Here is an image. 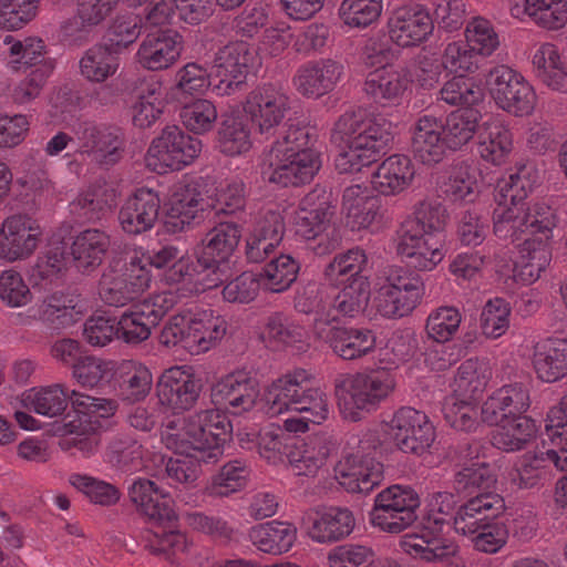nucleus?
<instances>
[{
	"label": "nucleus",
	"instance_id": "nucleus-50",
	"mask_svg": "<svg viewBox=\"0 0 567 567\" xmlns=\"http://www.w3.org/2000/svg\"><path fill=\"white\" fill-rule=\"evenodd\" d=\"M110 247V236L97 228L79 233L72 241L71 255L75 267L82 272H91L103 261Z\"/></svg>",
	"mask_w": 567,
	"mask_h": 567
},
{
	"label": "nucleus",
	"instance_id": "nucleus-5",
	"mask_svg": "<svg viewBox=\"0 0 567 567\" xmlns=\"http://www.w3.org/2000/svg\"><path fill=\"white\" fill-rule=\"evenodd\" d=\"M231 424L219 409L200 411L189 416L176 415L161 429V443L181 455H192L204 464L217 463L230 440Z\"/></svg>",
	"mask_w": 567,
	"mask_h": 567
},
{
	"label": "nucleus",
	"instance_id": "nucleus-35",
	"mask_svg": "<svg viewBox=\"0 0 567 567\" xmlns=\"http://www.w3.org/2000/svg\"><path fill=\"white\" fill-rule=\"evenodd\" d=\"M127 495L137 513L152 523L163 524L176 518L169 492L148 478H134L127 487Z\"/></svg>",
	"mask_w": 567,
	"mask_h": 567
},
{
	"label": "nucleus",
	"instance_id": "nucleus-32",
	"mask_svg": "<svg viewBox=\"0 0 567 567\" xmlns=\"http://www.w3.org/2000/svg\"><path fill=\"white\" fill-rule=\"evenodd\" d=\"M343 72V64L333 59L308 61L297 69L292 84L303 97L317 100L337 87Z\"/></svg>",
	"mask_w": 567,
	"mask_h": 567
},
{
	"label": "nucleus",
	"instance_id": "nucleus-56",
	"mask_svg": "<svg viewBox=\"0 0 567 567\" xmlns=\"http://www.w3.org/2000/svg\"><path fill=\"white\" fill-rule=\"evenodd\" d=\"M120 66L117 51L110 45L95 44L79 61L80 74L89 82L102 83L113 76Z\"/></svg>",
	"mask_w": 567,
	"mask_h": 567
},
{
	"label": "nucleus",
	"instance_id": "nucleus-21",
	"mask_svg": "<svg viewBox=\"0 0 567 567\" xmlns=\"http://www.w3.org/2000/svg\"><path fill=\"white\" fill-rule=\"evenodd\" d=\"M257 52L244 41L230 42L221 48L212 66L213 92L229 95L245 83L249 68L256 61Z\"/></svg>",
	"mask_w": 567,
	"mask_h": 567
},
{
	"label": "nucleus",
	"instance_id": "nucleus-26",
	"mask_svg": "<svg viewBox=\"0 0 567 567\" xmlns=\"http://www.w3.org/2000/svg\"><path fill=\"white\" fill-rule=\"evenodd\" d=\"M543 446L525 454L511 474L518 488H533L547 477L551 468L567 471V447L553 445L543 434Z\"/></svg>",
	"mask_w": 567,
	"mask_h": 567
},
{
	"label": "nucleus",
	"instance_id": "nucleus-42",
	"mask_svg": "<svg viewBox=\"0 0 567 567\" xmlns=\"http://www.w3.org/2000/svg\"><path fill=\"white\" fill-rule=\"evenodd\" d=\"M535 76L548 89L567 93V55L549 42L537 45L532 54Z\"/></svg>",
	"mask_w": 567,
	"mask_h": 567
},
{
	"label": "nucleus",
	"instance_id": "nucleus-46",
	"mask_svg": "<svg viewBox=\"0 0 567 567\" xmlns=\"http://www.w3.org/2000/svg\"><path fill=\"white\" fill-rule=\"evenodd\" d=\"M109 14L107 2L76 0V16L61 24L60 37L70 44H80L89 39L92 28L104 21Z\"/></svg>",
	"mask_w": 567,
	"mask_h": 567
},
{
	"label": "nucleus",
	"instance_id": "nucleus-22",
	"mask_svg": "<svg viewBox=\"0 0 567 567\" xmlns=\"http://www.w3.org/2000/svg\"><path fill=\"white\" fill-rule=\"evenodd\" d=\"M290 110V97L279 84L268 83L254 89L244 102V112L260 134H272Z\"/></svg>",
	"mask_w": 567,
	"mask_h": 567
},
{
	"label": "nucleus",
	"instance_id": "nucleus-60",
	"mask_svg": "<svg viewBox=\"0 0 567 567\" xmlns=\"http://www.w3.org/2000/svg\"><path fill=\"white\" fill-rule=\"evenodd\" d=\"M300 264L289 254H280L264 266L258 274L262 288L270 292H284L296 281Z\"/></svg>",
	"mask_w": 567,
	"mask_h": 567
},
{
	"label": "nucleus",
	"instance_id": "nucleus-7",
	"mask_svg": "<svg viewBox=\"0 0 567 567\" xmlns=\"http://www.w3.org/2000/svg\"><path fill=\"white\" fill-rule=\"evenodd\" d=\"M395 379L385 368L341 374L334 380V394L341 415L351 422L375 411L393 392Z\"/></svg>",
	"mask_w": 567,
	"mask_h": 567
},
{
	"label": "nucleus",
	"instance_id": "nucleus-9",
	"mask_svg": "<svg viewBox=\"0 0 567 567\" xmlns=\"http://www.w3.org/2000/svg\"><path fill=\"white\" fill-rule=\"evenodd\" d=\"M492 372L488 363L477 358L465 360L457 369L453 393L443 402L445 421L460 431H472L477 425V401L483 394Z\"/></svg>",
	"mask_w": 567,
	"mask_h": 567
},
{
	"label": "nucleus",
	"instance_id": "nucleus-36",
	"mask_svg": "<svg viewBox=\"0 0 567 567\" xmlns=\"http://www.w3.org/2000/svg\"><path fill=\"white\" fill-rule=\"evenodd\" d=\"M161 208L158 193L148 187L137 188L122 204L118 212V223L127 235H141L151 230Z\"/></svg>",
	"mask_w": 567,
	"mask_h": 567
},
{
	"label": "nucleus",
	"instance_id": "nucleus-19",
	"mask_svg": "<svg viewBox=\"0 0 567 567\" xmlns=\"http://www.w3.org/2000/svg\"><path fill=\"white\" fill-rule=\"evenodd\" d=\"M395 446L403 453L422 455L435 441V427L429 416L414 408L402 406L384 425Z\"/></svg>",
	"mask_w": 567,
	"mask_h": 567
},
{
	"label": "nucleus",
	"instance_id": "nucleus-43",
	"mask_svg": "<svg viewBox=\"0 0 567 567\" xmlns=\"http://www.w3.org/2000/svg\"><path fill=\"white\" fill-rule=\"evenodd\" d=\"M415 175L411 158L403 154L386 157L371 176V185L378 193L391 196L405 190Z\"/></svg>",
	"mask_w": 567,
	"mask_h": 567
},
{
	"label": "nucleus",
	"instance_id": "nucleus-55",
	"mask_svg": "<svg viewBox=\"0 0 567 567\" xmlns=\"http://www.w3.org/2000/svg\"><path fill=\"white\" fill-rule=\"evenodd\" d=\"M368 257L361 248H352L334 256L324 269V279L331 286L355 284V280L368 279L365 274Z\"/></svg>",
	"mask_w": 567,
	"mask_h": 567
},
{
	"label": "nucleus",
	"instance_id": "nucleus-28",
	"mask_svg": "<svg viewBox=\"0 0 567 567\" xmlns=\"http://www.w3.org/2000/svg\"><path fill=\"white\" fill-rule=\"evenodd\" d=\"M384 213L382 199L369 187L354 184L344 188L341 214L351 230L379 229L383 225Z\"/></svg>",
	"mask_w": 567,
	"mask_h": 567
},
{
	"label": "nucleus",
	"instance_id": "nucleus-25",
	"mask_svg": "<svg viewBox=\"0 0 567 567\" xmlns=\"http://www.w3.org/2000/svg\"><path fill=\"white\" fill-rule=\"evenodd\" d=\"M202 389V379L188 365H175L166 369L156 385L159 403L175 412L192 409L196 404Z\"/></svg>",
	"mask_w": 567,
	"mask_h": 567
},
{
	"label": "nucleus",
	"instance_id": "nucleus-51",
	"mask_svg": "<svg viewBox=\"0 0 567 567\" xmlns=\"http://www.w3.org/2000/svg\"><path fill=\"white\" fill-rule=\"evenodd\" d=\"M478 152L487 162L501 165L513 148V136L498 116H491L478 133Z\"/></svg>",
	"mask_w": 567,
	"mask_h": 567
},
{
	"label": "nucleus",
	"instance_id": "nucleus-48",
	"mask_svg": "<svg viewBox=\"0 0 567 567\" xmlns=\"http://www.w3.org/2000/svg\"><path fill=\"white\" fill-rule=\"evenodd\" d=\"M355 526L353 513L344 507H330L317 513L308 530L309 537L319 544L339 542L348 537Z\"/></svg>",
	"mask_w": 567,
	"mask_h": 567
},
{
	"label": "nucleus",
	"instance_id": "nucleus-47",
	"mask_svg": "<svg viewBox=\"0 0 567 567\" xmlns=\"http://www.w3.org/2000/svg\"><path fill=\"white\" fill-rule=\"evenodd\" d=\"M297 534L295 524L274 519L252 526L248 537L258 550L270 555H282L292 548Z\"/></svg>",
	"mask_w": 567,
	"mask_h": 567
},
{
	"label": "nucleus",
	"instance_id": "nucleus-34",
	"mask_svg": "<svg viewBox=\"0 0 567 567\" xmlns=\"http://www.w3.org/2000/svg\"><path fill=\"white\" fill-rule=\"evenodd\" d=\"M259 395L256 378L249 372L235 371L212 388V400L231 414H241L252 409Z\"/></svg>",
	"mask_w": 567,
	"mask_h": 567
},
{
	"label": "nucleus",
	"instance_id": "nucleus-49",
	"mask_svg": "<svg viewBox=\"0 0 567 567\" xmlns=\"http://www.w3.org/2000/svg\"><path fill=\"white\" fill-rule=\"evenodd\" d=\"M533 367L545 382H555L567 375V339L549 338L536 343Z\"/></svg>",
	"mask_w": 567,
	"mask_h": 567
},
{
	"label": "nucleus",
	"instance_id": "nucleus-4",
	"mask_svg": "<svg viewBox=\"0 0 567 567\" xmlns=\"http://www.w3.org/2000/svg\"><path fill=\"white\" fill-rule=\"evenodd\" d=\"M316 141L317 130L306 118H288L280 138L262 156V178L284 187L309 183L321 166Z\"/></svg>",
	"mask_w": 567,
	"mask_h": 567
},
{
	"label": "nucleus",
	"instance_id": "nucleus-39",
	"mask_svg": "<svg viewBox=\"0 0 567 567\" xmlns=\"http://www.w3.org/2000/svg\"><path fill=\"white\" fill-rule=\"evenodd\" d=\"M530 405L529 390L523 383L504 385L494 391L481 408V419L488 425L525 415Z\"/></svg>",
	"mask_w": 567,
	"mask_h": 567
},
{
	"label": "nucleus",
	"instance_id": "nucleus-14",
	"mask_svg": "<svg viewBox=\"0 0 567 567\" xmlns=\"http://www.w3.org/2000/svg\"><path fill=\"white\" fill-rule=\"evenodd\" d=\"M202 152V142L177 125L165 126L153 138L145 155L146 166L157 173L181 171L190 165Z\"/></svg>",
	"mask_w": 567,
	"mask_h": 567
},
{
	"label": "nucleus",
	"instance_id": "nucleus-53",
	"mask_svg": "<svg viewBox=\"0 0 567 567\" xmlns=\"http://www.w3.org/2000/svg\"><path fill=\"white\" fill-rule=\"evenodd\" d=\"M76 391H69L62 384H52L41 388H32L22 395V403L25 408L48 417L62 415Z\"/></svg>",
	"mask_w": 567,
	"mask_h": 567
},
{
	"label": "nucleus",
	"instance_id": "nucleus-13",
	"mask_svg": "<svg viewBox=\"0 0 567 567\" xmlns=\"http://www.w3.org/2000/svg\"><path fill=\"white\" fill-rule=\"evenodd\" d=\"M72 409L76 419L65 424L70 436L62 440L61 446L66 450L75 449L83 456L89 457L96 451L100 442L96 432L100 419L111 416L116 405L111 400L75 393Z\"/></svg>",
	"mask_w": 567,
	"mask_h": 567
},
{
	"label": "nucleus",
	"instance_id": "nucleus-64",
	"mask_svg": "<svg viewBox=\"0 0 567 567\" xmlns=\"http://www.w3.org/2000/svg\"><path fill=\"white\" fill-rule=\"evenodd\" d=\"M329 454L326 441L312 437L290 452L288 460L296 475L312 476L324 465Z\"/></svg>",
	"mask_w": 567,
	"mask_h": 567
},
{
	"label": "nucleus",
	"instance_id": "nucleus-24",
	"mask_svg": "<svg viewBox=\"0 0 567 567\" xmlns=\"http://www.w3.org/2000/svg\"><path fill=\"white\" fill-rule=\"evenodd\" d=\"M396 252L409 268L432 271L445 258L446 236L399 230Z\"/></svg>",
	"mask_w": 567,
	"mask_h": 567
},
{
	"label": "nucleus",
	"instance_id": "nucleus-62",
	"mask_svg": "<svg viewBox=\"0 0 567 567\" xmlns=\"http://www.w3.org/2000/svg\"><path fill=\"white\" fill-rule=\"evenodd\" d=\"M251 145L247 120L241 115L227 116L218 131V150L225 155L238 156L248 152Z\"/></svg>",
	"mask_w": 567,
	"mask_h": 567
},
{
	"label": "nucleus",
	"instance_id": "nucleus-16",
	"mask_svg": "<svg viewBox=\"0 0 567 567\" xmlns=\"http://www.w3.org/2000/svg\"><path fill=\"white\" fill-rule=\"evenodd\" d=\"M419 507V494L411 486L394 484L375 496L371 523L382 532L400 534L414 524Z\"/></svg>",
	"mask_w": 567,
	"mask_h": 567
},
{
	"label": "nucleus",
	"instance_id": "nucleus-59",
	"mask_svg": "<svg viewBox=\"0 0 567 567\" xmlns=\"http://www.w3.org/2000/svg\"><path fill=\"white\" fill-rule=\"evenodd\" d=\"M3 43L8 49V68L13 72L35 69L43 61H54L45 58V45L41 39L28 37L23 40H17L12 35H7Z\"/></svg>",
	"mask_w": 567,
	"mask_h": 567
},
{
	"label": "nucleus",
	"instance_id": "nucleus-12",
	"mask_svg": "<svg viewBox=\"0 0 567 567\" xmlns=\"http://www.w3.org/2000/svg\"><path fill=\"white\" fill-rule=\"evenodd\" d=\"M333 210L327 198L309 193L293 210L296 233L309 241V248L318 256L330 254L341 243L340 228L332 223Z\"/></svg>",
	"mask_w": 567,
	"mask_h": 567
},
{
	"label": "nucleus",
	"instance_id": "nucleus-15",
	"mask_svg": "<svg viewBox=\"0 0 567 567\" xmlns=\"http://www.w3.org/2000/svg\"><path fill=\"white\" fill-rule=\"evenodd\" d=\"M143 259L147 260V268L157 269L168 268L164 274L166 282H184L189 285L190 292H204L205 290L216 288L219 280L207 266H203V259L192 260L184 257L182 250L174 245H166L153 252H144Z\"/></svg>",
	"mask_w": 567,
	"mask_h": 567
},
{
	"label": "nucleus",
	"instance_id": "nucleus-11",
	"mask_svg": "<svg viewBox=\"0 0 567 567\" xmlns=\"http://www.w3.org/2000/svg\"><path fill=\"white\" fill-rule=\"evenodd\" d=\"M379 280L373 302L383 318L398 319L410 315L424 295L422 278L406 267H389Z\"/></svg>",
	"mask_w": 567,
	"mask_h": 567
},
{
	"label": "nucleus",
	"instance_id": "nucleus-30",
	"mask_svg": "<svg viewBox=\"0 0 567 567\" xmlns=\"http://www.w3.org/2000/svg\"><path fill=\"white\" fill-rule=\"evenodd\" d=\"M151 447L147 442L138 443L130 434H116L109 442L104 457L123 472L152 471L163 465L164 455Z\"/></svg>",
	"mask_w": 567,
	"mask_h": 567
},
{
	"label": "nucleus",
	"instance_id": "nucleus-10",
	"mask_svg": "<svg viewBox=\"0 0 567 567\" xmlns=\"http://www.w3.org/2000/svg\"><path fill=\"white\" fill-rule=\"evenodd\" d=\"M348 452L334 472L339 484L349 493L368 494L383 480V464L371 456L382 445L377 429L363 431L348 441Z\"/></svg>",
	"mask_w": 567,
	"mask_h": 567
},
{
	"label": "nucleus",
	"instance_id": "nucleus-2",
	"mask_svg": "<svg viewBox=\"0 0 567 567\" xmlns=\"http://www.w3.org/2000/svg\"><path fill=\"white\" fill-rule=\"evenodd\" d=\"M261 401L270 416L296 413L284 421V429L290 433H306L310 424L319 425L328 420L331 411L327 392L302 368L288 371L268 384Z\"/></svg>",
	"mask_w": 567,
	"mask_h": 567
},
{
	"label": "nucleus",
	"instance_id": "nucleus-29",
	"mask_svg": "<svg viewBox=\"0 0 567 567\" xmlns=\"http://www.w3.org/2000/svg\"><path fill=\"white\" fill-rule=\"evenodd\" d=\"M240 236V228L234 221H220L206 234L203 251L196 259H203V266L215 270V277L219 279L216 287L231 276L229 257L237 247Z\"/></svg>",
	"mask_w": 567,
	"mask_h": 567
},
{
	"label": "nucleus",
	"instance_id": "nucleus-3",
	"mask_svg": "<svg viewBox=\"0 0 567 567\" xmlns=\"http://www.w3.org/2000/svg\"><path fill=\"white\" fill-rule=\"evenodd\" d=\"M394 137L393 124L364 109L344 112L336 121L331 141L341 152L334 159L340 174L358 173L386 152Z\"/></svg>",
	"mask_w": 567,
	"mask_h": 567
},
{
	"label": "nucleus",
	"instance_id": "nucleus-27",
	"mask_svg": "<svg viewBox=\"0 0 567 567\" xmlns=\"http://www.w3.org/2000/svg\"><path fill=\"white\" fill-rule=\"evenodd\" d=\"M204 181H183L172 188L167 202V217L165 226L168 231H183L193 220L203 218L210 208L208 197L200 192Z\"/></svg>",
	"mask_w": 567,
	"mask_h": 567
},
{
	"label": "nucleus",
	"instance_id": "nucleus-20",
	"mask_svg": "<svg viewBox=\"0 0 567 567\" xmlns=\"http://www.w3.org/2000/svg\"><path fill=\"white\" fill-rule=\"evenodd\" d=\"M43 241L39 220L27 213H14L0 224V259L13 264L29 259Z\"/></svg>",
	"mask_w": 567,
	"mask_h": 567
},
{
	"label": "nucleus",
	"instance_id": "nucleus-18",
	"mask_svg": "<svg viewBox=\"0 0 567 567\" xmlns=\"http://www.w3.org/2000/svg\"><path fill=\"white\" fill-rule=\"evenodd\" d=\"M486 85L497 106L507 113L524 116L535 109L537 96L533 85L512 68L498 65L492 69Z\"/></svg>",
	"mask_w": 567,
	"mask_h": 567
},
{
	"label": "nucleus",
	"instance_id": "nucleus-23",
	"mask_svg": "<svg viewBox=\"0 0 567 567\" xmlns=\"http://www.w3.org/2000/svg\"><path fill=\"white\" fill-rule=\"evenodd\" d=\"M285 231V217L279 209L261 210L245 235L246 259L260 264L272 257L282 243Z\"/></svg>",
	"mask_w": 567,
	"mask_h": 567
},
{
	"label": "nucleus",
	"instance_id": "nucleus-37",
	"mask_svg": "<svg viewBox=\"0 0 567 567\" xmlns=\"http://www.w3.org/2000/svg\"><path fill=\"white\" fill-rule=\"evenodd\" d=\"M316 336L343 360H355L369 354L374 350L377 341L375 333L368 328L326 327L322 320L316 323Z\"/></svg>",
	"mask_w": 567,
	"mask_h": 567
},
{
	"label": "nucleus",
	"instance_id": "nucleus-17",
	"mask_svg": "<svg viewBox=\"0 0 567 567\" xmlns=\"http://www.w3.org/2000/svg\"><path fill=\"white\" fill-rule=\"evenodd\" d=\"M72 133L78 143L76 153L101 167L114 166L124 155L126 141L120 127L85 120L72 126Z\"/></svg>",
	"mask_w": 567,
	"mask_h": 567
},
{
	"label": "nucleus",
	"instance_id": "nucleus-45",
	"mask_svg": "<svg viewBox=\"0 0 567 567\" xmlns=\"http://www.w3.org/2000/svg\"><path fill=\"white\" fill-rule=\"evenodd\" d=\"M89 301L78 295L53 293L39 308L40 319L52 329H65L89 311Z\"/></svg>",
	"mask_w": 567,
	"mask_h": 567
},
{
	"label": "nucleus",
	"instance_id": "nucleus-31",
	"mask_svg": "<svg viewBox=\"0 0 567 567\" xmlns=\"http://www.w3.org/2000/svg\"><path fill=\"white\" fill-rule=\"evenodd\" d=\"M184 50L183 35L173 29L147 33L135 54L140 66L147 71H163L173 66Z\"/></svg>",
	"mask_w": 567,
	"mask_h": 567
},
{
	"label": "nucleus",
	"instance_id": "nucleus-33",
	"mask_svg": "<svg viewBox=\"0 0 567 567\" xmlns=\"http://www.w3.org/2000/svg\"><path fill=\"white\" fill-rule=\"evenodd\" d=\"M389 37L402 48L414 47L429 39L434 21L427 9L420 4L398 8L388 21Z\"/></svg>",
	"mask_w": 567,
	"mask_h": 567
},
{
	"label": "nucleus",
	"instance_id": "nucleus-57",
	"mask_svg": "<svg viewBox=\"0 0 567 567\" xmlns=\"http://www.w3.org/2000/svg\"><path fill=\"white\" fill-rule=\"evenodd\" d=\"M481 113L476 107H463L451 112L443 120V137L447 150L457 151L474 136Z\"/></svg>",
	"mask_w": 567,
	"mask_h": 567
},
{
	"label": "nucleus",
	"instance_id": "nucleus-38",
	"mask_svg": "<svg viewBox=\"0 0 567 567\" xmlns=\"http://www.w3.org/2000/svg\"><path fill=\"white\" fill-rule=\"evenodd\" d=\"M530 405L529 390L523 383L504 385L494 391L481 408V419L488 425L525 415Z\"/></svg>",
	"mask_w": 567,
	"mask_h": 567
},
{
	"label": "nucleus",
	"instance_id": "nucleus-44",
	"mask_svg": "<svg viewBox=\"0 0 567 567\" xmlns=\"http://www.w3.org/2000/svg\"><path fill=\"white\" fill-rule=\"evenodd\" d=\"M504 506L503 498L494 493H482L472 497L455 513L452 522L457 534L467 538L481 527L492 515H497Z\"/></svg>",
	"mask_w": 567,
	"mask_h": 567
},
{
	"label": "nucleus",
	"instance_id": "nucleus-52",
	"mask_svg": "<svg viewBox=\"0 0 567 567\" xmlns=\"http://www.w3.org/2000/svg\"><path fill=\"white\" fill-rule=\"evenodd\" d=\"M337 293H329V308L327 310L328 324L337 321L340 316L354 318L367 307L370 298V281L357 279L355 284L343 285Z\"/></svg>",
	"mask_w": 567,
	"mask_h": 567
},
{
	"label": "nucleus",
	"instance_id": "nucleus-63",
	"mask_svg": "<svg viewBox=\"0 0 567 567\" xmlns=\"http://www.w3.org/2000/svg\"><path fill=\"white\" fill-rule=\"evenodd\" d=\"M441 188L453 203H473L480 193L476 168L464 163L455 165Z\"/></svg>",
	"mask_w": 567,
	"mask_h": 567
},
{
	"label": "nucleus",
	"instance_id": "nucleus-6",
	"mask_svg": "<svg viewBox=\"0 0 567 567\" xmlns=\"http://www.w3.org/2000/svg\"><path fill=\"white\" fill-rule=\"evenodd\" d=\"M457 499L449 492L433 493L427 501L426 512L419 530L406 534L400 540V547L413 558L429 563L441 561L455 554V547L446 544L441 534L443 527L454 519Z\"/></svg>",
	"mask_w": 567,
	"mask_h": 567
},
{
	"label": "nucleus",
	"instance_id": "nucleus-41",
	"mask_svg": "<svg viewBox=\"0 0 567 567\" xmlns=\"http://www.w3.org/2000/svg\"><path fill=\"white\" fill-rule=\"evenodd\" d=\"M410 85L409 70L390 68L371 72L364 82V91L380 106H396L401 104Z\"/></svg>",
	"mask_w": 567,
	"mask_h": 567
},
{
	"label": "nucleus",
	"instance_id": "nucleus-8",
	"mask_svg": "<svg viewBox=\"0 0 567 567\" xmlns=\"http://www.w3.org/2000/svg\"><path fill=\"white\" fill-rule=\"evenodd\" d=\"M227 322L212 309L187 310L173 316L159 340L168 348H179L192 355L209 351L226 334Z\"/></svg>",
	"mask_w": 567,
	"mask_h": 567
},
{
	"label": "nucleus",
	"instance_id": "nucleus-58",
	"mask_svg": "<svg viewBox=\"0 0 567 567\" xmlns=\"http://www.w3.org/2000/svg\"><path fill=\"white\" fill-rule=\"evenodd\" d=\"M113 205V195L103 186L94 185L79 193L69 204L71 216L78 223L100 220Z\"/></svg>",
	"mask_w": 567,
	"mask_h": 567
},
{
	"label": "nucleus",
	"instance_id": "nucleus-54",
	"mask_svg": "<svg viewBox=\"0 0 567 567\" xmlns=\"http://www.w3.org/2000/svg\"><path fill=\"white\" fill-rule=\"evenodd\" d=\"M496 425L491 442L493 446L505 452L525 449L536 437L538 430L536 422L526 415L503 420Z\"/></svg>",
	"mask_w": 567,
	"mask_h": 567
},
{
	"label": "nucleus",
	"instance_id": "nucleus-40",
	"mask_svg": "<svg viewBox=\"0 0 567 567\" xmlns=\"http://www.w3.org/2000/svg\"><path fill=\"white\" fill-rule=\"evenodd\" d=\"M411 150L414 157L425 165L443 161L447 151L443 120L433 114L420 115L412 126Z\"/></svg>",
	"mask_w": 567,
	"mask_h": 567
},
{
	"label": "nucleus",
	"instance_id": "nucleus-1",
	"mask_svg": "<svg viewBox=\"0 0 567 567\" xmlns=\"http://www.w3.org/2000/svg\"><path fill=\"white\" fill-rule=\"evenodd\" d=\"M538 181L533 165L519 166L496 186L494 234L499 239L524 240L514 262V278L523 285L537 281L549 266V238L555 227L554 210L545 203L526 206L525 199Z\"/></svg>",
	"mask_w": 567,
	"mask_h": 567
},
{
	"label": "nucleus",
	"instance_id": "nucleus-61",
	"mask_svg": "<svg viewBox=\"0 0 567 567\" xmlns=\"http://www.w3.org/2000/svg\"><path fill=\"white\" fill-rule=\"evenodd\" d=\"M164 109V94L157 81L141 84L137 90V100L133 105V123L135 126L146 128L153 125Z\"/></svg>",
	"mask_w": 567,
	"mask_h": 567
}]
</instances>
